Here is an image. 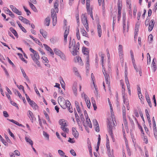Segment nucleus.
Returning <instances> with one entry per match:
<instances>
[{
    "mask_svg": "<svg viewBox=\"0 0 157 157\" xmlns=\"http://www.w3.org/2000/svg\"><path fill=\"white\" fill-rule=\"evenodd\" d=\"M79 43L78 42L75 44V40L74 39H71V38L70 37L69 48L73 56H75L77 55V53L78 52V50L79 49Z\"/></svg>",
    "mask_w": 157,
    "mask_h": 157,
    "instance_id": "f257e3e1",
    "label": "nucleus"
},
{
    "mask_svg": "<svg viewBox=\"0 0 157 157\" xmlns=\"http://www.w3.org/2000/svg\"><path fill=\"white\" fill-rule=\"evenodd\" d=\"M58 0H56L54 5V9H52L51 10L52 25L53 26H55L57 23V19L56 13H58L59 11L58 8Z\"/></svg>",
    "mask_w": 157,
    "mask_h": 157,
    "instance_id": "f03ea898",
    "label": "nucleus"
},
{
    "mask_svg": "<svg viewBox=\"0 0 157 157\" xmlns=\"http://www.w3.org/2000/svg\"><path fill=\"white\" fill-rule=\"evenodd\" d=\"M101 61L102 66L103 67V72L105 76V81L103 83V85L104 87V89L105 91H106L105 87H106L109 88V75L105 71V68L104 67V65L103 64V62L104 59V55L103 54L101 55Z\"/></svg>",
    "mask_w": 157,
    "mask_h": 157,
    "instance_id": "7ed1b4c3",
    "label": "nucleus"
},
{
    "mask_svg": "<svg viewBox=\"0 0 157 157\" xmlns=\"http://www.w3.org/2000/svg\"><path fill=\"white\" fill-rule=\"evenodd\" d=\"M29 50L33 53V54H30V56L33 60L37 65V66L40 67V64L39 61L40 57L38 53L31 48H29Z\"/></svg>",
    "mask_w": 157,
    "mask_h": 157,
    "instance_id": "20e7f679",
    "label": "nucleus"
},
{
    "mask_svg": "<svg viewBox=\"0 0 157 157\" xmlns=\"http://www.w3.org/2000/svg\"><path fill=\"white\" fill-rule=\"evenodd\" d=\"M123 116V124H122V131L123 135L125 134V132H128V128L127 121L126 119V110L125 106L122 108Z\"/></svg>",
    "mask_w": 157,
    "mask_h": 157,
    "instance_id": "39448f33",
    "label": "nucleus"
},
{
    "mask_svg": "<svg viewBox=\"0 0 157 157\" xmlns=\"http://www.w3.org/2000/svg\"><path fill=\"white\" fill-rule=\"evenodd\" d=\"M115 120L114 117H113V120L112 122H111V121H109L108 124V132L109 135L110 136L111 138L112 139V140L113 142H114L115 139L113 137V135L112 133V130L114 127V126H116V123H115L114 122V120Z\"/></svg>",
    "mask_w": 157,
    "mask_h": 157,
    "instance_id": "423d86ee",
    "label": "nucleus"
},
{
    "mask_svg": "<svg viewBox=\"0 0 157 157\" xmlns=\"http://www.w3.org/2000/svg\"><path fill=\"white\" fill-rule=\"evenodd\" d=\"M130 52L132 62L134 68V69L136 70V71L137 72H138L140 76H141L142 74V71L141 67H139L138 68L137 67V66L135 60L134 58V53L132 50H130Z\"/></svg>",
    "mask_w": 157,
    "mask_h": 157,
    "instance_id": "0eeeda50",
    "label": "nucleus"
},
{
    "mask_svg": "<svg viewBox=\"0 0 157 157\" xmlns=\"http://www.w3.org/2000/svg\"><path fill=\"white\" fill-rule=\"evenodd\" d=\"M58 102L60 106L64 109L67 108V106L70 105V102L67 100L66 101L62 97L60 96L58 98Z\"/></svg>",
    "mask_w": 157,
    "mask_h": 157,
    "instance_id": "6e6552de",
    "label": "nucleus"
},
{
    "mask_svg": "<svg viewBox=\"0 0 157 157\" xmlns=\"http://www.w3.org/2000/svg\"><path fill=\"white\" fill-rule=\"evenodd\" d=\"M150 19L149 18H147L145 22V24L146 25H148L149 24V26L148 27V30L149 31H151L153 29L155 23V21L154 20H151L149 22Z\"/></svg>",
    "mask_w": 157,
    "mask_h": 157,
    "instance_id": "1a4fd4ad",
    "label": "nucleus"
},
{
    "mask_svg": "<svg viewBox=\"0 0 157 157\" xmlns=\"http://www.w3.org/2000/svg\"><path fill=\"white\" fill-rule=\"evenodd\" d=\"M54 51L56 55L59 56L63 61H66V58L65 54L58 48H55Z\"/></svg>",
    "mask_w": 157,
    "mask_h": 157,
    "instance_id": "9d476101",
    "label": "nucleus"
},
{
    "mask_svg": "<svg viewBox=\"0 0 157 157\" xmlns=\"http://www.w3.org/2000/svg\"><path fill=\"white\" fill-rule=\"evenodd\" d=\"M81 21L83 25L86 28L87 32L89 31L87 20L85 14H82L81 17Z\"/></svg>",
    "mask_w": 157,
    "mask_h": 157,
    "instance_id": "9b49d317",
    "label": "nucleus"
},
{
    "mask_svg": "<svg viewBox=\"0 0 157 157\" xmlns=\"http://www.w3.org/2000/svg\"><path fill=\"white\" fill-rule=\"evenodd\" d=\"M81 97L84 98L87 106L89 108L90 106V102L88 96L84 92H83L81 94Z\"/></svg>",
    "mask_w": 157,
    "mask_h": 157,
    "instance_id": "f8f14e48",
    "label": "nucleus"
},
{
    "mask_svg": "<svg viewBox=\"0 0 157 157\" xmlns=\"http://www.w3.org/2000/svg\"><path fill=\"white\" fill-rule=\"evenodd\" d=\"M118 50L120 59H122L124 56L123 45L121 44H119L118 46Z\"/></svg>",
    "mask_w": 157,
    "mask_h": 157,
    "instance_id": "ddd939ff",
    "label": "nucleus"
},
{
    "mask_svg": "<svg viewBox=\"0 0 157 157\" xmlns=\"http://www.w3.org/2000/svg\"><path fill=\"white\" fill-rule=\"evenodd\" d=\"M82 52L83 54L86 55L87 62H88L89 60V51L88 49L85 47H83L82 49Z\"/></svg>",
    "mask_w": 157,
    "mask_h": 157,
    "instance_id": "4468645a",
    "label": "nucleus"
},
{
    "mask_svg": "<svg viewBox=\"0 0 157 157\" xmlns=\"http://www.w3.org/2000/svg\"><path fill=\"white\" fill-rule=\"evenodd\" d=\"M128 30V27H127L126 29V28L125 17H123V32L124 36L127 35Z\"/></svg>",
    "mask_w": 157,
    "mask_h": 157,
    "instance_id": "2eb2a0df",
    "label": "nucleus"
},
{
    "mask_svg": "<svg viewBox=\"0 0 157 157\" xmlns=\"http://www.w3.org/2000/svg\"><path fill=\"white\" fill-rule=\"evenodd\" d=\"M107 149V153L109 157H114L113 155V150L111 151L110 145L106 146Z\"/></svg>",
    "mask_w": 157,
    "mask_h": 157,
    "instance_id": "dca6fc26",
    "label": "nucleus"
},
{
    "mask_svg": "<svg viewBox=\"0 0 157 157\" xmlns=\"http://www.w3.org/2000/svg\"><path fill=\"white\" fill-rule=\"evenodd\" d=\"M10 7L13 12L19 15H21L22 13L21 11H19L15 6L13 5H10Z\"/></svg>",
    "mask_w": 157,
    "mask_h": 157,
    "instance_id": "f3484780",
    "label": "nucleus"
},
{
    "mask_svg": "<svg viewBox=\"0 0 157 157\" xmlns=\"http://www.w3.org/2000/svg\"><path fill=\"white\" fill-rule=\"evenodd\" d=\"M109 106H110V112L111 113V115L112 116V118H111V119L110 118L108 120V122H109V121H110L111 120V122H112V121L113 120V117H114V119H115V120L114 121V122H115V123H116V121H115V117L114 116V113L113 112V108L112 106V105H110Z\"/></svg>",
    "mask_w": 157,
    "mask_h": 157,
    "instance_id": "a211bd4d",
    "label": "nucleus"
},
{
    "mask_svg": "<svg viewBox=\"0 0 157 157\" xmlns=\"http://www.w3.org/2000/svg\"><path fill=\"white\" fill-rule=\"evenodd\" d=\"M156 60L155 58H154L153 60L151 67L153 72H155L157 69V66L156 64Z\"/></svg>",
    "mask_w": 157,
    "mask_h": 157,
    "instance_id": "6ab92c4d",
    "label": "nucleus"
},
{
    "mask_svg": "<svg viewBox=\"0 0 157 157\" xmlns=\"http://www.w3.org/2000/svg\"><path fill=\"white\" fill-rule=\"evenodd\" d=\"M74 61L76 63H78L79 64L82 65L83 63L82 62L81 59L79 56H76L74 58Z\"/></svg>",
    "mask_w": 157,
    "mask_h": 157,
    "instance_id": "aec40b11",
    "label": "nucleus"
},
{
    "mask_svg": "<svg viewBox=\"0 0 157 157\" xmlns=\"http://www.w3.org/2000/svg\"><path fill=\"white\" fill-rule=\"evenodd\" d=\"M72 134L76 138H78L79 136V133L75 128L74 127L72 128Z\"/></svg>",
    "mask_w": 157,
    "mask_h": 157,
    "instance_id": "412c9836",
    "label": "nucleus"
},
{
    "mask_svg": "<svg viewBox=\"0 0 157 157\" xmlns=\"http://www.w3.org/2000/svg\"><path fill=\"white\" fill-rule=\"evenodd\" d=\"M125 82L127 86L128 90H130V86L127 77V71L125 72Z\"/></svg>",
    "mask_w": 157,
    "mask_h": 157,
    "instance_id": "4be33fe9",
    "label": "nucleus"
},
{
    "mask_svg": "<svg viewBox=\"0 0 157 157\" xmlns=\"http://www.w3.org/2000/svg\"><path fill=\"white\" fill-rule=\"evenodd\" d=\"M43 45L46 50L49 52L53 56L54 55V53L53 52V50L49 46L45 44H44Z\"/></svg>",
    "mask_w": 157,
    "mask_h": 157,
    "instance_id": "5701e85b",
    "label": "nucleus"
},
{
    "mask_svg": "<svg viewBox=\"0 0 157 157\" xmlns=\"http://www.w3.org/2000/svg\"><path fill=\"white\" fill-rule=\"evenodd\" d=\"M72 86V89L74 95L76 96L77 95V84L75 82Z\"/></svg>",
    "mask_w": 157,
    "mask_h": 157,
    "instance_id": "b1692460",
    "label": "nucleus"
},
{
    "mask_svg": "<svg viewBox=\"0 0 157 157\" xmlns=\"http://www.w3.org/2000/svg\"><path fill=\"white\" fill-rule=\"evenodd\" d=\"M59 123L61 126H67V121L63 119H60L59 121Z\"/></svg>",
    "mask_w": 157,
    "mask_h": 157,
    "instance_id": "393cba45",
    "label": "nucleus"
},
{
    "mask_svg": "<svg viewBox=\"0 0 157 157\" xmlns=\"http://www.w3.org/2000/svg\"><path fill=\"white\" fill-rule=\"evenodd\" d=\"M75 106L76 109L79 115H81V113H82V110L81 109H80L79 106V103L77 101H75Z\"/></svg>",
    "mask_w": 157,
    "mask_h": 157,
    "instance_id": "a878e982",
    "label": "nucleus"
},
{
    "mask_svg": "<svg viewBox=\"0 0 157 157\" xmlns=\"http://www.w3.org/2000/svg\"><path fill=\"white\" fill-rule=\"evenodd\" d=\"M69 33V28H66L64 33V41L65 42H67V38Z\"/></svg>",
    "mask_w": 157,
    "mask_h": 157,
    "instance_id": "bb28decb",
    "label": "nucleus"
},
{
    "mask_svg": "<svg viewBox=\"0 0 157 157\" xmlns=\"http://www.w3.org/2000/svg\"><path fill=\"white\" fill-rule=\"evenodd\" d=\"M73 71L74 74L78 77H79L80 79H81V76L78 72V69L76 67H74L73 69Z\"/></svg>",
    "mask_w": 157,
    "mask_h": 157,
    "instance_id": "cd10ccee",
    "label": "nucleus"
},
{
    "mask_svg": "<svg viewBox=\"0 0 157 157\" xmlns=\"http://www.w3.org/2000/svg\"><path fill=\"white\" fill-rule=\"evenodd\" d=\"M20 68L23 77L26 81H29V78L28 76L26 75L24 69L22 67H21Z\"/></svg>",
    "mask_w": 157,
    "mask_h": 157,
    "instance_id": "c85d7f7f",
    "label": "nucleus"
},
{
    "mask_svg": "<svg viewBox=\"0 0 157 157\" xmlns=\"http://www.w3.org/2000/svg\"><path fill=\"white\" fill-rule=\"evenodd\" d=\"M40 33L44 38H46L47 37V32L42 29H41L40 30Z\"/></svg>",
    "mask_w": 157,
    "mask_h": 157,
    "instance_id": "c756f323",
    "label": "nucleus"
},
{
    "mask_svg": "<svg viewBox=\"0 0 157 157\" xmlns=\"http://www.w3.org/2000/svg\"><path fill=\"white\" fill-rule=\"evenodd\" d=\"M27 115L29 118L31 120L32 122H33V118L34 117L33 114L32 112L30 110H29L27 113Z\"/></svg>",
    "mask_w": 157,
    "mask_h": 157,
    "instance_id": "7c9ffc66",
    "label": "nucleus"
},
{
    "mask_svg": "<svg viewBox=\"0 0 157 157\" xmlns=\"http://www.w3.org/2000/svg\"><path fill=\"white\" fill-rule=\"evenodd\" d=\"M29 104L30 105H31V106L33 107V108L34 110H36L38 109V107L37 105L36 104V103L33 101H30Z\"/></svg>",
    "mask_w": 157,
    "mask_h": 157,
    "instance_id": "2f4dec72",
    "label": "nucleus"
},
{
    "mask_svg": "<svg viewBox=\"0 0 157 157\" xmlns=\"http://www.w3.org/2000/svg\"><path fill=\"white\" fill-rule=\"evenodd\" d=\"M86 126H88L89 127L91 128L92 127V124L90 121V120L88 117H87L86 118Z\"/></svg>",
    "mask_w": 157,
    "mask_h": 157,
    "instance_id": "473e14b6",
    "label": "nucleus"
},
{
    "mask_svg": "<svg viewBox=\"0 0 157 157\" xmlns=\"http://www.w3.org/2000/svg\"><path fill=\"white\" fill-rule=\"evenodd\" d=\"M145 97L146 98L147 101V102H148V103L149 105V106H150L151 107V102L150 101V97H149V95L147 93H145Z\"/></svg>",
    "mask_w": 157,
    "mask_h": 157,
    "instance_id": "72a5a7b5",
    "label": "nucleus"
},
{
    "mask_svg": "<svg viewBox=\"0 0 157 157\" xmlns=\"http://www.w3.org/2000/svg\"><path fill=\"white\" fill-rule=\"evenodd\" d=\"M98 33V36L100 37L101 36L102 31L100 25L98 24L97 25Z\"/></svg>",
    "mask_w": 157,
    "mask_h": 157,
    "instance_id": "f704fd0d",
    "label": "nucleus"
},
{
    "mask_svg": "<svg viewBox=\"0 0 157 157\" xmlns=\"http://www.w3.org/2000/svg\"><path fill=\"white\" fill-rule=\"evenodd\" d=\"M25 139L27 143L31 145L32 147H33V142L32 140L29 137L27 136L25 137Z\"/></svg>",
    "mask_w": 157,
    "mask_h": 157,
    "instance_id": "c9c22d12",
    "label": "nucleus"
},
{
    "mask_svg": "<svg viewBox=\"0 0 157 157\" xmlns=\"http://www.w3.org/2000/svg\"><path fill=\"white\" fill-rule=\"evenodd\" d=\"M10 30L14 35L16 38H17L18 37V36L17 33L13 28L10 27Z\"/></svg>",
    "mask_w": 157,
    "mask_h": 157,
    "instance_id": "e433bc0d",
    "label": "nucleus"
},
{
    "mask_svg": "<svg viewBox=\"0 0 157 157\" xmlns=\"http://www.w3.org/2000/svg\"><path fill=\"white\" fill-rule=\"evenodd\" d=\"M81 32L83 36L88 37V35L87 33V32H86L83 28L81 29Z\"/></svg>",
    "mask_w": 157,
    "mask_h": 157,
    "instance_id": "4c0bfd02",
    "label": "nucleus"
},
{
    "mask_svg": "<svg viewBox=\"0 0 157 157\" xmlns=\"http://www.w3.org/2000/svg\"><path fill=\"white\" fill-rule=\"evenodd\" d=\"M60 82L62 88L64 90L65 89V84L62 78H61L60 79Z\"/></svg>",
    "mask_w": 157,
    "mask_h": 157,
    "instance_id": "58836bf2",
    "label": "nucleus"
},
{
    "mask_svg": "<svg viewBox=\"0 0 157 157\" xmlns=\"http://www.w3.org/2000/svg\"><path fill=\"white\" fill-rule=\"evenodd\" d=\"M50 17H47L45 20L44 21V25L47 26H49L50 25Z\"/></svg>",
    "mask_w": 157,
    "mask_h": 157,
    "instance_id": "ea45409f",
    "label": "nucleus"
},
{
    "mask_svg": "<svg viewBox=\"0 0 157 157\" xmlns=\"http://www.w3.org/2000/svg\"><path fill=\"white\" fill-rule=\"evenodd\" d=\"M88 13L90 15V16L93 20H94V18L92 12V7L91 6L90 8V7L88 9H87Z\"/></svg>",
    "mask_w": 157,
    "mask_h": 157,
    "instance_id": "a19ab883",
    "label": "nucleus"
},
{
    "mask_svg": "<svg viewBox=\"0 0 157 157\" xmlns=\"http://www.w3.org/2000/svg\"><path fill=\"white\" fill-rule=\"evenodd\" d=\"M123 98L124 103V104H125L126 105H128V100L126 98L125 96V94H124L123 93Z\"/></svg>",
    "mask_w": 157,
    "mask_h": 157,
    "instance_id": "79ce46f5",
    "label": "nucleus"
},
{
    "mask_svg": "<svg viewBox=\"0 0 157 157\" xmlns=\"http://www.w3.org/2000/svg\"><path fill=\"white\" fill-rule=\"evenodd\" d=\"M139 25H136L135 28V31L134 33L135 36L134 37L135 38H136L137 36V34L138 33V32L139 31Z\"/></svg>",
    "mask_w": 157,
    "mask_h": 157,
    "instance_id": "37998d69",
    "label": "nucleus"
},
{
    "mask_svg": "<svg viewBox=\"0 0 157 157\" xmlns=\"http://www.w3.org/2000/svg\"><path fill=\"white\" fill-rule=\"evenodd\" d=\"M122 5L121 3L120 2H118V8H117L118 12H119V13L121 12V10L122 9Z\"/></svg>",
    "mask_w": 157,
    "mask_h": 157,
    "instance_id": "c03bdc74",
    "label": "nucleus"
},
{
    "mask_svg": "<svg viewBox=\"0 0 157 157\" xmlns=\"http://www.w3.org/2000/svg\"><path fill=\"white\" fill-rule=\"evenodd\" d=\"M29 5L30 8L35 12H37V10L31 2H29Z\"/></svg>",
    "mask_w": 157,
    "mask_h": 157,
    "instance_id": "a18cd8bd",
    "label": "nucleus"
},
{
    "mask_svg": "<svg viewBox=\"0 0 157 157\" xmlns=\"http://www.w3.org/2000/svg\"><path fill=\"white\" fill-rule=\"evenodd\" d=\"M9 121H10L15 124H16L18 125V126H22V125L21 124H20L18 123V122H17V121L13 120V119H7Z\"/></svg>",
    "mask_w": 157,
    "mask_h": 157,
    "instance_id": "49530a36",
    "label": "nucleus"
},
{
    "mask_svg": "<svg viewBox=\"0 0 157 157\" xmlns=\"http://www.w3.org/2000/svg\"><path fill=\"white\" fill-rule=\"evenodd\" d=\"M120 83L122 88V91L123 93H124L125 91V88L124 86V84L123 82V81L122 80H120Z\"/></svg>",
    "mask_w": 157,
    "mask_h": 157,
    "instance_id": "de8ad7c7",
    "label": "nucleus"
},
{
    "mask_svg": "<svg viewBox=\"0 0 157 157\" xmlns=\"http://www.w3.org/2000/svg\"><path fill=\"white\" fill-rule=\"evenodd\" d=\"M58 152L59 155L61 157H63L65 155V153L61 150H59Z\"/></svg>",
    "mask_w": 157,
    "mask_h": 157,
    "instance_id": "09e8293b",
    "label": "nucleus"
},
{
    "mask_svg": "<svg viewBox=\"0 0 157 157\" xmlns=\"http://www.w3.org/2000/svg\"><path fill=\"white\" fill-rule=\"evenodd\" d=\"M76 36L77 39L79 40L80 39V34L78 28H77L76 30Z\"/></svg>",
    "mask_w": 157,
    "mask_h": 157,
    "instance_id": "8fccbe9b",
    "label": "nucleus"
},
{
    "mask_svg": "<svg viewBox=\"0 0 157 157\" xmlns=\"http://www.w3.org/2000/svg\"><path fill=\"white\" fill-rule=\"evenodd\" d=\"M66 126H61V128L64 132L68 133L69 129L66 127Z\"/></svg>",
    "mask_w": 157,
    "mask_h": 157,
    "instance_id": "3c124183",
    "label": "nucleus"
},
{
    "mask_svg": "<svg viewBox=\"0 0 157 157\" xmlns=\"http://www.w3.org/2000/svg\"><path fill=\"white\" fill-rule=\"evenodd\" d=\"M43 135L46 138V140L48 141L49 140V135L46 132H43Z\"/></svg>",
    "mask_w": 157,
    "mask_h": 157,
    "instance_id": "603ef678",
    "label": "nucleus"
},
{
    "mask_svg": "<svg viewBox=\"0 0 157 157\" xmlns=\"http://www.w3.org/2000/svg\"><path fill=\"white\" fill-rule=\"evenodd\" d=\"M91 79H92V80L93 81V84H94V86L95 89V90L96 91H97V88L95 86V85L94 84V74H93V73H92L91 74Z\"/></svg>",
    "mask_w": 157,
    "mask_h": 157,
    "instance_id": "864d4df0",
    "label": "nucleus"
},
{
    "mask_svg": "<svg viewBox=\"0 0 157 157\" xmlns=\"http://www.w3.org/2000/svg\"><path fill=\"white\" fill-rule=\"evenodd\" d=\"M22 21L24 23L26 24L30 25V21L25 18H24Z\"/></svg>",
    "mask_w": 157,
    "mask_h": 157,
    "instance_id": "5fc2aeb1",
    "label": "nucleus"
},
{
    "mask_svg": "<svg viewBox=\"0 0 157 157\" xmlns=\"http://www.w3.org/2000/svg\"><path fill=\"white\" fill-rule=\"evenodd\" d=\"M44 113L46 119L48 120V121L49 123H51V121L49 119V117L48 114L45 111L44 112Z\"/></svg>",
    "mask_w": 157,
    "mask_h": 157,
    "instance_id": "6e6d98bb",
    "label": "nucleus"
},
{
    "mask_svg": "<svg viewBox=\"0 0 157 157\" xmlns=\"http://www.w3.org/2000/svg\"><path fill=\"white\" fill-rule=\"evenodd\" d=\"M19 27L20 28V29H21V30L23 32L25 33H26V31L25 29V28L23 27L21 24H19Z\"/></svg>",
    "mask_w": 157,
    "mask_h": 157,
    "instance_id": "4d7b16f0",
    "label": "nucleus"
},
{
    "mask_svg": "<svg viewBox=\"0 0 157 157\" xmlns=\"http://www.w3.org/2000/svg\"><path fill=\"white\" fill-rule=\"evenodd\" d=\"M8 133L10 136L12 137L14 140L15 139V137L14 136L13 134L11 132L10 130L9 129H8Z\"/></svg>",
    "mask_w": 157,
    "mask_h": 157,
    "instance_id": "13d9d810",
    "label": "nucleus"
},
{
    "mask_svg": "<svg viewBox=\"0 0 157 157\" xmlns=\"http://www.w3.org/2000/svg\"><path fill=\"white\" fill-rule=\"evenodd\" d=\"M23 8L25 11L26 12L27 15H29V14L31 13L24 6H23Z\"/></svg>",
    "mask_w": 157,
    "mask_h": 157,
    "instance_id": "bf43d9fd",
    "label": "nucleus"
},
{
    "mask_svg": "<svg viewBox=\"0 0 157 157\" xmlns=\"http://www.w3.org/2000/svg\"><path fill=\"white\" fill-rule=\"evenodd\" d=\"M153 130L154 133V135H155V133H156V132H157L156 131V123H153Z\"/></svg>",
    "mask_w": 157,
    "mask_h": 157,
    "instance_id": "052dcab7",
    "label": "nucleus"
},
{
    "mask_svg": "<svg viewBox=\"0 0 157 157\" xmlns=\"http://www.w3.org/2000/svg\"><path fill=\"white\" fill-rule=\"evenodd\" d=\"M93 125L94 127H96L97 125H99L97 120L95 119H94L93 121Z\"/></svg>",
    "mask_w": 157,
    "mask_h": 157,
    "instance_id": "680f3d73",
    "label": "nucleus"
},
{
    "mask_svg": "<svg viewBox=\"0 0 157 157\" xmlns=\"http://www.w3.org/2000/svg\"><path fill=\"white\" fill-rule=\"evenodd\" d=\"M42 59H43V63L48 61L49 60L47 57L45 56H43L41 58Z\"/></svg>",
    "mask_w": 157,
    "mask_h": 157,
    "instance_id": "e2e57ef3",
    "label": "nucleus"
},
{
    "mask_svg": "<svg viewBox=\"0 0 157 157\" xmlns=\"http://www.w3.org/2000/svg\"><path fill=\"white\" fill-rule=\"evenodd\" d=\"M14 154L16 155L20 156V153L18 150H15L14 151Z\"/></svg>",
    "mask_w": 157,
    "mask_h": 157,
    "instance_id": "0e129e2a",
    "label": "nucleus"
},
{
    "mask_svg": "<svg viewBox=\"0 0 157 157\" xmlns=\"http://www.w3.org/2000/svg\"><path fill=\"white\" fill-rule=\"evenodd\" d=\"M90 0H86V9H88L90 7Z\"/></svg>",
    "mask_w": 157,
    "mask_h": 157,
    "instance_id": "69168bd1",
    "label": "nucleus"
},
{
    "mask_svg": "<svg viewBox=\"0 0 157 157\" xmlns=\"http://www.w3.org/2000/svg\"><path fill=\"white\" fill-rule=\"evenodd\" d=\"M137 9L136 8H134L133 11V16L134 18L136 17Z\"/></svg>",
    "mask_w": 157,
    "mask_h": 157,
    "instance_id": "338daca9",
    "label": "nucleus"
},
{
    "mask_svg": "<svg viewBox=\"0 0 157 157\" xmlns=\"http://www.w3.org/2000/svg\"><path fill=\"white\" fill-rule=\"evenodd\" d=\"M4 10H5V12L7 14H8L10 11L6 7H4Z\"/></svg>",
    "mask_w": 157,
    "mask_h": 157,
    "instance_id": "774afa93",
    "label": "nucleus"
}]
</instances>
